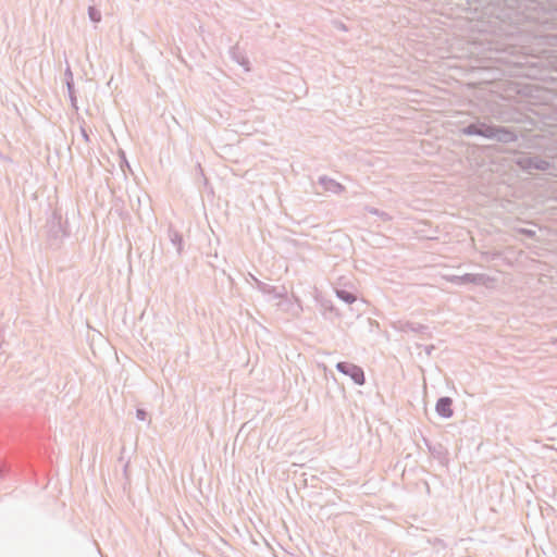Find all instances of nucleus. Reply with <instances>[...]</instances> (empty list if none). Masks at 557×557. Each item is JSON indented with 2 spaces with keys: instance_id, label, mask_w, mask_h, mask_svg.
Instances as JSON below:
<instances>
[{
  "instance_id": "obj_1",
  "label": "nucleus",
  "mask_w": 557,
  "mask_h": 557,
  "mask_svg": "<svg viewBox=\"0 0 557 557\" xmlns=\"http://www.w3.org/2000/svg\"><path fill=\"white\" fill-rule=\"evenodd\" d=\"M436 411L445 418L453 414L451 400L447 397L441 398L436 404Z\"/></svg>"
},
{
  "instance_id": "obj_2",
  "label": "nucleus",
  "mask_w": 557,
  "mask_h": 557,
  "mask_svg": "<svg viewBox=\"0 0 557 557\" xmlns=\"http://www.w3.org/2000/svg\"><path fill=\"white\" fill-rule=\"evenodd\" d=\"M351 376L356 383L363 384L364 375H363V372L360 371L359 369H354V373L351 374Z\"/></svg>"
},
{
  "instance_id": "obj_3",
  "label": "nucleus",
  "mask_w": 557,
  "mask_h": 557,
  "mask_svg": "<svg viewBox=\"0 0 557 557\" xmlns=\"http://www.w3.org/2000/svg\"><path fill=\"white\" fill-rule=\"evenodd\" d=\"M338 296L342 297L344 300L348 301V302H351L355 300V297L351 296L350 294H347L345 292H341L338 293Z\"/></svg>"
},
{
  "instance_id": "obj_4",
  "label": "nucleus",
  "mask_w": 557,
  "mask_h": 557,
  "mask_svg": "<svg viewBox=\"0 0 557 557\" xmlns=\"http://www.w3.org/2000/svg\"><path fill=\"white\" fill-rule=\"evenodd\" d=\"M89 15H90L91 20H94L96 22H98L100 20V14L95 9H90Z\"/></svg>"
}]
</instances>
